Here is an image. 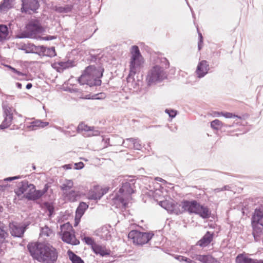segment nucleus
Masks as SVG:
<instances>
[{
  "instance_id": "nucleus-1",
  "label": "nucleus",
  "mask_w": 263,
  "mask_h": 263,
  "mask_svg": "<svg viewBox=\"0 0 263 263\" xmlns=\"http://www.w3.org/2000/svg\"><path fill=\"white\" fill-rule=\"evenodd\" d=\"M27 249L32 258L41 262L55 263L58 258L57 249L48 243L30 242Z\"/></svg>"
},
{
  "instance_id": "nucleus-2",
  "label": "nucleus",
  "mask_w": 263,
  "mask_h": 263,
  "mask_svg": "<svg viewBox=\"0 0 263 263\" xmlns=\"http://www.w3.org/2000/svg\"><path fill=\"white\" fill-rule=\"evenodd\" d=\"M103 72L104 68L101 67L96 68L95 66H89L79 78V83L81 85L86 84L90 87L100 86L102 83L100 79L103 76Z\"/></svg>"
},
{
  "instance_id": "nucleus-3",
  "label": "nucleus",
  "mask_w": 263,
  "mask_h": 263,
  "mask_svg": "<svg viewBox=\"0 0 263 263\" xmlns=\"http://www.w3.org/2000/svg\"><path fill=\"white\" fill-rule=\"evenodd\" d=\"M131 53L132 57L129 65L130 71L126 79L128 86L136 88L139 85V84L135 81L134 76L141 65V62L140 58L141 55L137 46L132 47Z\"/></svg>"
},
{
  "instance_id": "nucleus-4",
  "label": "nucleus",
  "mask_w": 263,
  "mask_h": 263,
  "mask_svg": "<svg viewBox=\"0 0 263 263\" xmlns=\"http://www.w3.org/2000/svg\"><path fill=\"white\" fill-rule=\"evenodd\" d=\"M135 179H124L121 183V186L114 197L116 201L121 203L125 208L127 203V200L130 197V195L135 192Z\"/></svg>"
},
{
  "instance_id": "nucleus-5",
  "label": "nucleus",
  "mask_w": 263,
  "mask_h": 263,
  "mask_svg": "<svg viewBox=\"0 0 263 263\" xmlns=\"http://www.w3.org/2000/svg\"><path fill=\"white\" fill-rule=\"evenodd\" d=\"M45 31L44 28L37 19H32L26 25L25 29L16 36L18 39H36L37 35Z\"/></svg>"
},
{
  "instance_id": "nucleus-6",
  "label": "nucleus",
  "mask_w": 263,
  "mask_h": 263,
  "mask_svg": "<svg viewBox=\"0 0 263 263\" xmlns=\"http://www.w3.org/2000/svg\"><path fill=\"white\" fill-rule=\"evenodd\" d=\"M167 74L164 68L159 65L153 66L147 72L146 81L147 85L151 86L160 82L166 79Z\"/></svg>"
},
{
  "instance_id": "nucleus-7",
  "label": "nucleus",
  "mask_w": 263,
  "mask_h": 263,
  "mask_svg": "<svg viewBox=\"0 0 263 263\" xmlns=\"http://www.w3.org/2000/svg\"><path fill=\"white\" fill-rule=\"evenodd\" d=\"M154 236L153 232H140L137 230L131 231L128 235V237L133 240L134 244L143 246L147 243Z\"/></svg>"
},
{
  "instance_id": "nucleus-8",
  "label": "nucleus",
  "mask_w": 263,
  "mask_h": 263,
  "mask_svg": "<svg viewBox=\"0 0 263 263\" xmlns=\"http://www.w3.org/2000/svg\"><path fill=\"white\" fill-rule=\"evenodd\" d=\"M77 132L85 137L96 136L100 135V131L93 126H88L83 123L79 124L77 128Z\"/></svg>"
},
{
  "instance_id": "nucleus-9",
  "label": "nucleus",
  "mask_w": 263,
  "mask_h": 263,
  "mask_svg": "<svg viewBox=\"0 0 263 263\" xmlns=\"http://www.w3.org/2000/svg\"><path fill=\"white\" fill-rule=\"evenodd\" d=\"M3 108L4 110V120L0 125V129H2L8 128L11 125L13 119L12 108L3 103Z\"/></svg>"
},
{
  "instance_id": "nucleus-10",
  "label": "nucleus",
  "mask_w": 263,
  "mask_h": 263,
  "mask_svg": "<svg viewBox=\"0 0 263 263\" xmlns=\"http://www.w3.org/2000/svg\"><path fill=\"white\" fill-rule=\"evenodd\" d=\"M46 192V190H36L35 185L31 183L30 184L29 190L24 197L28 200L35 201L42 197Z\"/></svg>"
},
{
  "instance_id": "nucleus-11",
  "label": "nucleus",
  "mask_w": 263,
  "mask_h": 263,
  "mask_svg": "<svg viewBox=\"0 0 263 263\" xmlns=\"http://www.w3.org/2000/svg\"><path fill=\"white\" fill-rule=\"evenodd\" d=\"M160 205L171 214L179 215L184 211L181 208V204L175 203L173 202L168 201H161Z\"/></svg>"
},
{
  "instance_id": "nucleus-12",
  "label": "nucleus",
  "mask_w": 263,
  "mask_h": 263,
  "mask_svg": "<svg viewBox=\"0 0 263 263\" xmlns=\"http://www.w3.org/2000/svg\"><path fill=\"white\" fill-rule=\"evenodd\" d=\"M22 1V12L27 13L29 10L33 12H36V10L40 7L38 0H21Z\"/></svg>"
},
{
  "instance_id": "nucleus-13",
  "label": "nucleus",
  "mask_w": 263,
  "mask_h": 263,
  "mask_svg": "<svg viewBox=\"0 0 263 263\" xmlns=\"http://www.w3.org/2000/svg\"><path fill=\"white\" fill-rule=\"evenodd\" d=\"M200 204L196 200H184L181 203V208L190 213L196 214Z\"/></svg>"
},
{
  "instance_id": "nucleus-14",
  "label": "nucleus",
  "mask_w": 263,
  "mask_h": 263,
  "mask_svg": "<svg viewBox=\"0 0 263 263\" xmlns=\"http://www.w3.org/2000/svg\"><path fill=\"white\" fill-rule=\"evenodd\" d=\"M26 229V226H21L16 223L10 224V233L14 237H23Z\"/></svg>"
},
{
  "instance_id": "nucleus-15",
  "label": "nucleus",
  "mask_w": 263,
  "mask_h": 263,
  "mask_svg": "<svg viewBox=\"0 0 263 263\" xmlns=\"http://www.w3.org/2000/svg\"><path fill=\"white\" fill-rule=\"evenodd\" d=\"M62 239L63 241L72 245H77L80 243V241L76 238L74 231L73 232H64L61 234Z\"/></svg>"
},
{
  "instance_id": "nucleus-16",
  "label": "nucleus",
  "mask_w": 263,
  "mask_h": 263,
  "mask_svg": "<svg viewBox=\"0 0 263 263\" xmlns=\"http://www.w3.org/2000/svg\"><path fill=\"white\" fill-rule=\"evenodd\" d=\"M209 70V65L206 60L200 61L197 67L196 73L199 78H203Z\"/></svg>"
},
{
  "instance_id": "nucleus-17",
  "label": "nucleus",
  "mask_w": 263,
  "mask_h": 263,
  "mask_svg": "<svg viewBox=\"0 0 263 263\" xmlns=\"http://www.w3.org/2000/svg\"><path fill=\"white\" fill-rule=\"evenodd\" d=\"M214 235L213 232L207 231L205 235L197 242L196 245L202 248L207 247L213 241Z\"/></svg>"
},
{
  "instance_id": "nucleus-18",
  "label": "nucleus",
  "mask_w": 263,
  "mask_h": 263,
  "mask_svg": "<svg viewBox=\"0 0 263 263\" xmlns=\"http://www.w3.org/2000/svg\"><path fill=\"white\" fill-rule=\"evenodd\" d=\"M251 226L252 228V235L255 242H259L260 237L263 235V227L256 222L254 223L251 221Z\"/></svg>"
},
{
  "instance_id": "nucleus-19",
  "label": "nucleus",
  "mask_w": 263,
  "mask_h": 263,
  "mask_svg": "<svg viewBox=\"0 0 263 263\" xmlns=\"http://www.w3.org/2000/svg\"><path fill=\"white\" fill-rule=\"evenodd\" d=\"M251 221L263 227V206L259 207L255 210Z\"/></svg>"
},
{
  "instance_id": "nucleus-20",
  "label": "nucleus",
  "mask_w": 263,
  "mask_h": 263,
  "mask_svg": "<svg viewBox=\"0 0 263 263\" xmlns=\"http://www.w3.org/2000/svg\"><path fill=\"white\" fill-rule=\"evenodd\" d=\"M73 66V61L67 60L66 61H61L55 63L54 64V68L56 69L57 71L62 72L64 70Z\"/></svg>"
},
{
  "instance_id": "nucleus-21",
  "label": "nucleus",
  "mask_w": 263,
  "mask_h": 263,
  "mask_svg": "<svg viewBox=\"0 0 263 263\" xmlns=\"http://www.w3.org/2000/svg\"><path fill=\"white\" fill-rule=\"evenodd\" d=\"M15 0H3L0 3V13L7 12L13 8Z\"/></svg>"
},
{
  "instance_id": "nucleus-22",
  "label": "nucleus",
  "mask_w": 263,
  "mask_h": 263,
  "mask_svg": "<svg viewBox=\"0 0 263 263\" xmlns=\"http://www.w3.org/2000/svg\"><path fill=\"white\" fill-rule=\"evenodd\" d=\"M96 235L100 239L103 240H109L111 238L110 232L107 227L104 226L96 231Z\"/></svg>"
},
{
  "instance_id": "nucleus-23",
  "label": "nucleus",
  "mask_w": 263,
  "mask_h": 263,
  "mask_svg": "<svg viewBox=\"0 0 263 263\" xmlns=\"http://www.w3.org/2000/svg\"><path fill=\"white\" fill-rule=\"evenodd\" d=\"M236 262L237 263H263V260L253 259L239 254L236 257Z\"/></svg>"
},
{
  "instance_id": "nucleus-24",
  "label": "nucleus",
  "mask_w": 263,
  "mask_h": 263,
  "mask_svg": "<svg viewBox=\"0 0 263 263\" xmlns=\"http://www.w3.org/2000/svg\"><path fill=\"white\" fill-rule=\"evenodd\" d=\"M73 8V5L66 4L64 6H56L54 8L55 12L59 13H68L70 12Z\"/></svg>"
},
{
  "instance_id": "nucleus-25",
  "label": "nucleus",
  "mask_w": 263,
  "mask_h": 263,
  "mask_svg": "<svg viewBox=\"0 0 263 263\" xmlns=\"http://www.w3.org/2000/svg\"><path fill=\"white\" fill-rule=\"evenodd\" d=\"M88 208V205L86 204L85 202H81L79 203V206H78L76 214V219L79 218L80 219L82 216L84 214L85 211Z\"/></svg>"
},
{
  "instance_id": "nucleus-26",
  "label": "nucleus",
  "mask_w": 263,
  "mask_h": 263,
  "mask_svg": "<svg viewBox=\"0 0 263 263\" xmlns=\"http://www.w3.org/2000/svg\"><path fill=\"white\" fill-rule=\"evenodd\" d=\"M196 214H198L203 218H208L210 216L211 212L206 206L200 204Z\"/></svg>"
},
{
  "instance_id": "nucleus-27",
  "label": "nucleus",
  "mask_w": 263,
  "mask_h": 263,
  "mask_svg": "<svg viewBox=\"0 0 263 263\" xmlns=\"http://www.w3.org/2000/svg\"><path fill=\"white\" fill-rule=\"evenodd\" d=\"M196 259L203 263H217L216 260L211 255H197Z\"/></svg>"
},
{
  "instance_id": "nucleus-28",
  "label": "nucleus",
  "mask_w": 263,
  "mask_h": 263,
  "mask_svg": "<svg viewBox=\"0 0 263 263\" xmlns=\"http://www.w3.org/2000/svg\"><path fill=\"white\" fill-rule=\"evenodd\" d=\"M9 34L8 27L5 25L0 24V42L6 40Z\"/></svg>"
},
{
  "instance_id": "nucleus-29",
  "label": "nucleus",
  "mask_w": 263,
  "mask_h": 263,
  "mask_svg": "<svg viewBox=\"0 0 263 263\" xmlns=\"http://www.w3.org/2000/svg\"><path fill=\"white\" fill-rule=\"evenodd\" d=\"M92 250L97 254H100L102 256L109 255L110 252L104 250L102 247L97 244L93 245Z\"/></svg>"
},
{
  "instance_id": "nucleus-30",
  "label": "nucleus",
  "mask_w": 263,
  "mask_h": 263,
  "mask_svg": "<svg viewBox=\"0 0 263 263\" xmlns=\"http://www.w3.org/2000/svg\"><path fill=\"white\" fill-rule=\"evenodd\" d=\"M48 122H44L41 120H36L31 122L30 127L32 130H35L36 127L43 128L49 125Z\"/></svg>"
},
{
  "instance_id": "nucleus-31",
  "label": "nucleus",
  "mask_w": 263,
  "mask_h": 263,
  "mask_svg": "<svg viewBox=\"0 0 263 263\" xmlns=\"http://www.w3.org/2000/svg\"><path fill=\"white\" fill-rule=\"evenodd\" d=\"M45 51V47L44 46L32 45V49L30 50L31 53L38 54L40 56H44V53Z\"/></svg>"
},
{
  "instance_id": "nucleus-32",
  "label": "nucleus",
  "mask_w": 263,
  "mask_h": 263,
  "mask_svg": "<svg viewBox=\"0 0 263 263\" xmlns=\"http://www.w3.org/2000/svg\"><path fill=\"white\" fill-rule=\"evenodd\" d=\"M103 195V193L94 191H90L87 194V198L90 200H99Z\"/></svg>"
},
{
  "instance_id": "nucleus-33",
  "label": "nucleus",
  "mask_w": 263,
  "mask_h": 263,
  "mask_svg": "<svg viewBox=\"0 0 263 263\" xmlns=\"http://www.w3.org/2000/svg\"><path fill=\"white\" fill-rule=\"evenodd\" d=\"M53 234V233L52 230L47 226L41 228L40 233L41 237H50Z\"/></svg>"
},
{
  "instance_id": "nucleus-34",
  "label": "nucleus",
  "mask_w": 263,
  "mask_h": 263,
  "mask_svg": "<svg viewBox=\"0 0 263 263\" xmlns=\"http://www.w3.org/2000/svg\"><path fill=\"white\" fill-rule=\"evenodd\" d=\"M69 258L72 263H84L82 258L71 251H68Z\"/></svg>"
},
{
  "instance_id": "nucleus-35",
  "label": "nucleus",
  "mask_w": 263,
  "mask_h": 263,
  "mask_svg": "<svg viewBox=\"0 0 263 263\" xmlns=\"http://www.w3.org/2000/svg\"><path fill=\"white\" fill-rule=\"evenodd\" d=\"M30 184L27 180H23L19 183L18 189L21 190L22 193H24L25 192H28L30 187Z\"/></svg>"
},
{
  "instance_id": "nucleus-36",
  "label": "nucleus",
  "mask_w": 263,
  "mask_h": 263,
  "mask_svg": "<svg viewBox=\"0 0 263 263\" xmlns=\"http://www.w3.org/2000/svg\"><path fill=\"white\" fill-rule=\"evenodd\" d=\"M78 196V192L74 190H71L66 194V197L68 199V200L71 202L76 201L77 200Z\"/></svg>"
},
{
  "instance_id": "nucleus-37",
  "label": "nucleus",
  "mask_w": 263,
  "mask_h": 263,
  "mask_svg": "<svg viewBox=\"0 0 263 263\" xmlns=\"http://www.w3.org/2000/svg\"><path fill=\"white\" fill-rule=\"evenodd\" d=\"M222 123L218 119H215L211 122V127L213 129L219 130L221 129L222 126Z\"/></svg>"
},
{
  "instance_id": "nucleus-38",
  "label": "nucleus",
  "mask_w": 263,
  "mask_h": 263,
  "mask_svg": "<svg viewBox=\"0 0 263 263\" xmlns=\"http://www.w3.org/2000/svg\"><path fill=\"white\" fill-rule=\"evenodd\" d=\"M44 53V56L54 57L56 55L55 48L54 47H52L50 48L45 47V51Z\"/></svg>"
},
{
  "instance_id": "nucleus-39",
  "label": "nucleus",
  "mask_w": 263,
  "mask_h": 263,
  "mask_svg": "<svg viewBox=\"0 0 263 263\" xmlns=\"http://www.w3.org/2000/svg\"><path fill=\"white\" fill-rule=\"evenodd\" d=\"M73 183L71 180H66L65 183H63L61 186V189L63 191L69 190L71 189L73 186Z\"/></svg>"
},
{
  "instance_id": "nucleus-40",
  "label": "nucleus",
  "mask_w": 263,
  "mask_h": 263,
  "mask_svg": "<svg viewBox=\"0 0 263 263\" xmlns=\"http://www.w3.org/2000/svg\"><path fill=\"white\" fill-rule=\"evenodd\" d=\"M134 138H127L123 140L122 145L126 148L132 149L133 147Z\"/></svg>"
},
{
  "instance_id": "nucleus-41",
  "label": "nucleus",
  "mask_w": 263,
  "mask_h": 263,
  "mask_svg": "<svg viewBox=\"0 0 263 263\" xmlns=\"http://www.w3.org/2000/svg\"><path fill=\"white\" fill-rule=\"evenodd\" d=\"M44 206L49 212L48 216L51 217L54 212V206L52 203L49 202H45Z\"/></svg>"
},
{
  "instance_id": "nucleus-42",
  "label": "nucleus",
  "mask_w": 263,
  "mask_h": 263,
  "mask_svg": "<svg viewBox=\"0 0 263 263\" xmlns=\"http://www.w3.org/2000/svg\"><path fill=\"white\" fill-rule=\"evenodd\" d=\"M61 233H63V232H73L74 230L72 228V227L71 225L69 223H66L65 224H63L61 226Z\"/></svg>"
},
{
  "instance_id": "nucleus-43",
  "label": "nucleus",
  "mask_w": 263,
  "mask_h": 263,
  "mask_svg": "<svg viewBox=\"0 0 263 263\" xmlns=\"http://www.w3.org/2000/svg\"><path fill=\"white\" fill-rule=\"evenodd\" d=\"M133 144V149L136 150H141L142 148V144L140 139L138 138H134V143Z\"/></svg>"
},
{
  "instance_id": "nucleus-44",
  "label": "nucleus",
  "mask_w": 263,
  "mask_h": 263,
  "mask_svg": "<svg viewBox=\"0 0 263 263\" xmlns=\"http://www.w3.org/2000/svg\"><path fill=\"white\" fill-rule=\"evenodd\" d=\"M8 235L3 226L0 225V239H5Z\"/></svg>"
},
{
  "instance_id": "nucleus-45",
  "label": "nucleus",
  "mask_w": 263,
  "mask_h": 263,
  "mask_svg": "<svg viewBox=\"0 0 263 263\" xmlns=\"http://www.w3.org/2000/svg\"><path fill=\"white\" fill-rule=\"evenodd\" d=\"M84 240L86 244L91 246L92 249L93 248V245H96L93 239L90 237H85Z\"/></svg>"
},
{
  "instance_id": "nucleus-46",
  "label": "nucleus",
  "mask_w": 263,
  "mask_h": 263,
  "mask_svg": "<svg viewBox=\"0 0 263 263\" xmlns=\"http://www.w3.org/2000/svg\"><path fill=\"white\" fill-rule=\"evenodd\" d=\"M160 62L164 66L165 68H168L170 66V63L165 58H160Z\"/></svg>"
},
{
  "instance_id": "nucleus-47",
  "label": "nucleus",
  "mask_w": 263,
  "mask_h": 263,
  "mask_svg": "<svg viewBox=\"0 0 263 263\" xmlns=\"http://www.w3.org/2000/svg\"><path fill=\"white\" fill-rule=\"evenodd\" d=\"M221 114V116L224 117L226 118H240V117H238V116H236L235 115H233L232 113L226 112H222Z\"/></svg>"
},
{
  "instance_id": "nucleus-48",
  "label": "nucleus",
  "mask_w": 263,
  "mask_h": 263,
  "mask_svg": "<svg viewBox=\"0 0 263 263\" xmlns=\"http://www.w3.org/2000/svg\"><path fill=\"white\" fill-rule=\"evenodd\" d=\"M165 112L172 118H174L177 115V111L173 109H166Z\"/></svg>"
},
{
  "instance_id": "nucleus-49",
  "label": "nucleus",
  "mask_w": 263,
  "mask_h": 263,
  "mask_svg": "<svg viewBox=\"0 0 263 263\" xmlns=\"http://www.w3.org/2000/svg\"><path fill=\"white\" fill-rule=\"evenodd\" d=\"M5 239H0V254H4V250L6 249V245L4 243Z\"/></svg>"
},
{
  "instance_id": "nucleus-50",
  "label": "nucleus",
  "mask_w": 263,
  "mask_h": 263,
  "mask_svg": "<svg viewBox=\"0 0 263 263\" xmlns=\"http://www.w3.org/2000/svg\"><path fill=\"white\" fill-rule=\"evenodd\" d=\"M21 177H22L20 175L14 176V177H10L5 178L4 179V181H12L16 180V179H20V178H21Z\"/></svg>"
},
{
  "instance_id": "nucleus-51",
  "label": "nucleus",
  "mask_w": 263,
  "mask_h": 263,
  "mask_svg": "<svg viewBox=\"0 0 263 263\" xmlns=\"http://www.w3.org/2000/svg\"><path fill=\"white\" fill-rule=\"evenodd\" d=\"M56 38H57L56 36L47 35V36H46L44 37H41V39L42 40H45V41H50V40H52L55 39Z\"/></svg>"
},
{
  "instance_id": "nucleus-52",
  "label": "nucleus",
  "mask_w": 263,
  "mask_h": 263,
  "mask_svg": "<svg viewBox=\"0 0 263 263\" xmlns=\"http://www.w3.org/2000/svg\"><path fill=\"white\" fill-rule=\"evenodd\" d=\"M75 168L77 170H80L84 167V164L82 162H80L74 164Z\"/></svg>"
},
{
  "instance_id": "nucleus-53",
  "label": "nucleus",
  "mask_w": 263,
  "mask_h": 263,
  "mask_svg": "<svg viewBox=\"0 0 263 263\" xmlns=\"http://www.w3.org/2000/svg\"><path fill=\"white\" fill-rule=\"evenodd\" d=\"M175 258L179 260V261H183L184 259V256H181V255H176L175 256Z\"/></svg>"
},
{
  "instance_id": "nucleus-54",
  "label": "nucleus",
  "mask_w": 263,
  "mask_h": 263,
  "mask_svg": "<svg viewBox=\"0 0 263 263\" xmlns=\"http://www.w3.org/2000/svg\"><path fill=\"white\" fill-rule=\"evenodd\" d=\"M231 188V186L229 185H226L222 187L223 191H230Z\"/></svg>"
},
{
  "instance_id": "nucleus-55",
  "label": "nucleus",
  "mask_w": 263,
  "mask_h": 263,
  "mask_svg": "<svg viewBox=\"0 0 263 263\" xmlns=\"http://www.w3.org/2000/svg\"><path fill=\"white\" fill-rule=\"evenodd\" d=\"M21 49L25 51V53H31L30 50H28V49L26 46L22 47Z\"/></svg>"
},
{
  "instance_id": "nucleus-56",
  "label": "nucleus",
  "mask_w": 263,
  "mask_h": 263,
  "mask_svg": "<svg viewBox=\"0 0 263 263\" xmlns=\"http://www.w3.org/2000/svg\"><path fill=\"white\" fill-rule=\"evenodd\" d=\"M15 193L17 196H20L21 195L24 194L22 193L21 190L18 188L17 190L15 191Z\"/></svg>"
},
{
  "instance_id": "nucleus-57",
  "label": "nucleus",
  "mask_w": 263,
  "mask_h": 263,
  "mask_svg": "<svg viewBox=\"0 0 263 263\" xmlns=\"http://www.w3.org/2000/svg\"><path fill=\"white\" fill-rule=\"evenodd\" d=\"M222 112H218V111H214L213 112V116L214 117H219L221 116V114Z\"/></svg>"
},
{
  "instance_id": "nucleus-58",
  "label": "nucleus",
  "mask_w": 263,
  "mask_h": 263,
  "mask_svg": "<svg viewBox=\"0 0 263 263\" xmlns=\"http://www.w3.org/2000/svg\"><path fill=\"white\" fill-rule=\"evenodd\" d=\"M15 73L19 76H22L24 77L26 76V74L23 73V72H22L20 71H18V70L17 71V72Z\"/></svg>"
},
{
  "instance_id": "nucleus-59",
  "label": "nucleus",
  "mask_w": 263,
  "mask_h": 263,
  "mask_svg": "<svg viewBox=\"0 0 263 263\" xmlns=\"http://www.w3.org/2000/svg\"><path fill=\"white\" fill-rule=\"evenodd\" d=\"M8 185H0V191H5Z\"/></svg>"
},
{
  "instance_id": "nucleus-60",
  "label": "nucleus",
  "mask_w": 263,
  "mask_h": 263,
  "mask_svg": "<svg viewBox=\"0 0 263 263\" xmlns=\"http://www.w3.org/2000/svg\"><path fill=\"white\" fill-rule=\"evenodd\" d=\"M8 67L10 69H11L13 72H14V73H15L17 72V70L16 69H15V68H14L12 67V66H8Z\"/></svg>"
},
{
  "instance_id": "nucleus-61",
  "label": "nucleus",
  "mask_w": 263,
  "mask_h": 263,
  "mask_svg": "<svg viewBox=\"0 0 263 263\" xmlns=\"http://www.w3.org/2000/svg\"><path fill=\"white\" fill-rule=\"evenodd\" d=\"M221 191H223V189H222V187H221V188H216V189H215L214 190V192L215 193H218V192H221Z\"/></svg>"
},
{
  "instance_id": "nucleus-62",
  "label": "nucleus",
  "mask_w": 263,
  "mask_h": 263,
  "mask_svg": "<svg viewBox=\"0 0 263 263\" xmlns=\"http://www.w3.org/2000/svg\"><path fill=\"white\" fill-rule=\"evenodd\" d=\"M191 260H192V259H191L189 258H187L186 257H184L183 261L185 262L186 263H190Z\"/></svg>"
},
{
  "instance_id": "nucleus-63",
  "label": "nucleus",
  "mask_w": 263,
  "mask_h": 263,
  "mask_svg": "<svg viewBox=\"0 0 263 263\" xmlns=\"http://www.w3.org/2000/svg\"><path fill=\"white\" fill-rule=\"evenodd\" d=\"M32 87V84L31 83H28L27 85H26V88L27 89H30V88H31Z\"/></svg>"
},
{
  "instance_id": "nucleus-64",
  "label": "nucleus",
  "mask_w": 263,
  "mask_h": 263,
  "mask_svg": "<svg viewBox=\"0 0 263 263\" xmlns=\"http://www.w3.org/2000/svg\"><path fill=\"white\" fill-rule=\"evenodd\" d=\"M200 42H203V37L202 36V34L200 32H198Z\"/></svg>"
}]
</instances>
